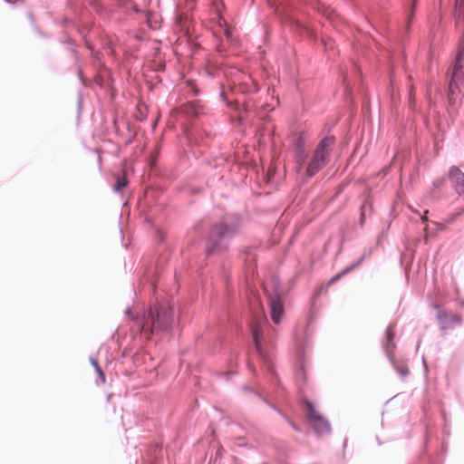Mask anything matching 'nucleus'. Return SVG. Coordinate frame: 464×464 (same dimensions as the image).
<instances>
[{"label":"nucleus","mask_w":464,"mask_h":464,"mask_svg":"<svg viewBox=\"0 0 464 464\" xmlns=\"http://www.w3.org/2000/svg\"><path fill=\"white\" fill-rule=\"evenodd\" d=\"M266 2L274 16L281 24L304 32L314 43L318 42L320 36L310 20L312 12L324 18L334 27L339 20L335 11L318 0H266Z\"/></svg>","instance_id":"f257e3e1"},{"label":"nucleus","mask_w":464,"mask_h":464,"mask_svg":"<svg viewBox=\"0 0 464 464\" xmlns=\"http://www.w3.org/2000/svg\"><path fill=\"white\" fill-rule=\"evenodd\" d=\"M124 313L140 325L142 332L152 335L171 333L176 325L174 306L167 300L156 299L141 314L134 312L132 307H128Z\"/></svg>","instance_id":"f03ea898"},{"label":"nucleus","mask_w":464,"mask_h":464,"mask_svg":"<svg viewBox=\"0 0 464 464\" xmlns=\"http://www.w3.org/2000/svg\"><path fill=\"white\" fill-rule=\"evenodd\" d=\"M246 324L251 336L252 353L274 382L277 379V372L272 360L274 344L272 340L266 343L265 337V330H271L268 320L265 314H252L250 318L246 320ZM272 331L276 334V331L274 329Z\"/></svg>","instance_id":"7ed1b4c3"},{"label":"nucleus","mask_w":464,"mask_h":464,"mask_svg":"<svg viewBox=\"0 0 464 464\" xmlns=\"http://www.w3.org/2000/svg\"><path fill=\"white\" fill-rule=\"evenodd\" d=\"M241 226L242 216L238 213H227L214 222L206 239V256H211L226 252Z\"/></svg>","instance_id":"20e7f679"},{"label":"nucleus","mask_w":464,"mask_h":464,"mask_svg":"<svg viewBox=\"0 0 464 464\" xmlns=\"http://www.w3.org/2000/svg\"><path fill=\"white\" fill-rule=\"evenodd\" d=\"M448 110L452 113L460 106L462 99L460 87L464 84V42L459 43L456 57L448 70Z\"/></svg>","instance_id":"39448f33"},{"label":"nucleus","mask_w":464,"mask_h":464,"mask_svg":"<svg viewBox=\"0 0 464 464\" xmlns=\"http://www.w3.org/2000/svg\"><path fill=\"white\" fill-rule=\"evenodd\" d=\"M214 14L212 18L213 35L223 43L224 39L227 44L235 45L237 39L234 35V26L225 17V4L223 0H215L213 3Z\"/></svg>","instance_id":"423d86ee"},{"label":"nucleus","mask_w":464,"mask_h":464,"mask_svg":"<svg viewBox=\"0 0 464 464\" xmlns=\"http://www.w3.org/2000/svg\"><path fill=\"white\" fill-rule=\"evenodd\" d=\"M312 334L301 336L297 331L294 333V343L295 349L296 366L295 368V379L300 392H304L307 385V374L305 370V352L309 346Z\"/></svg>","instance_id":"0eeeda50"},{"label":"nucleus","mask_w":464,"mask_h":464,"mask_svg":"<svg viewBox=\"0 0 464 464\" xmlns=\"http://www.w3.org/2000/svg\"><path fill=\"white\" fill-rule=\"evenodd\" d=\"M395 327L394 323H391L387 326L382 341V347L393 370L403 379L409 375L410 370L406 362L403 359H399L393 353L396 349Z\"/></svg>","instance_id":"6e6552de"},{"label":"nucleus","mask_w":464,"mask_h":464,"mask_svg":"<svg viewBox=\"0 0 464 464\" xmlns=\"http://www.w3.org/2000/svg\"><path fill=\"white\" fill-rule=\"evenodd\" d=\"M301 405L317 436L332 434L333 430L330 420L316 411L315 405L313 401L304 395L301 397Z\"/></svg>","instance_id":"1a4fd4ad"},{"label":"nucleus","mask_w":464,"mask_h":464,"mask_svg":"<svg viewBox=\"0 0 464 464\" xmlns=\"http://www.w3.org/2000/svg\"><path fill=\"white\" fill-rule=\"evenodd\" d=\"M265 296L269 308V314L275 324L282 322L285 314V299L279 281H274L271 288H265Z\"/></svg>","instance_id":"9d476101"},{"label":"nucleus","mask_w":464,"mask_h":464,"mask_svg":"<svg viewBox=\"0 0 464 464\" xmlns=\"http://www.w3.org/2000/svg\"><path fill=\"white\" fill-rule=\"evenodd\" d=\"M68 4L71 5L74 17L72 19L67 16L55 17L53 22L59 24L63 30L69 27H73L77 31V25H82L90 29V33L92 30L93 23L90 18L89 12L80 6V4H72V0H68Z\"/></svg>","instance_id":"9b49d317"},{"label":"nucleus","mask_w":464,"mask_h":464,"mask_svg":"<svg viewBox=\"0 0 464 464\" xmlns=\"http://www.w3.org/2000/svg\"><path fill=\"white\" fill-rule=\"evenodd\" d=\"M447 177H440L433 180L432 185L425 191L421 198L424 207L439 206L445 197Z\"/></svg>","instance_id":"f8f14e48"},{"label":"nucleus","mask_w":464,"mask_h":464,"mask_svg":"<svg viewBox=\"0 0 464 464\" xmlns=\"http://www.w3.org/2000/svg\"><path fill=\"white\" fill-rule=\"evenodd\" d=\"M168 262L169 255L164 254L160 256L155 261L152 260L143 265L142 280L148 283L153 291H155L156 284L160 277V273Z\"/></svg>","instance_id":"ddd939ff"},{"label":"nucleus","mask_w":464,"mask_h":464,"mask_svg":"<svg viewBox=\"0 0 464 464\" xmlns=\"http://www.w3.org/2000/svg\"><path fill=\"white\" fill-rule=\"evenodd\" d=\"M430 307L437 311L435 317L442 331L450 330L455 326H460L463 324V319L460 315L454 314L449 309L443 308L440 304L436 301H431Z\"/></svg>","instance_id":"4468645a"},{"label":"nucleus","mask_w":464,"mask_h":464,"mask_svg":"<svg viewBox=\"0 0 464 464\" xmlns=\"http://www.w3.org/2000/svg\"><path fill=\"white\" fill-rule=\"evenodd\" d=\"M76 27L77 33L82 37L85 48L90 52L92 66L99 71L106 70L103 53L95 49L89 38L90 29L82 27V25H77Z\"/></svg>","instance_id":"2eb2a0df"},{"label":"nucleus","mask_w":464,"mask_h":464,"mask_svg":"<svg viewBox=\"0 0 464 464\" xmlns=\"http://www.w3.org/2000/svg\"><path fill=\"white\" fill-rule=\"evenodd\" d=\"M330 285L328 282L319 285L314 292L313 296L311 298V304L309 312L306 317V325L304 332H305V335L313 334V324H314L317 315H318V307L316 305L317 299L322 295H325L328 292Z\"/></svg>","instance_id":"dca6fc26"},{"label":"nucleus","mask_w":464,"mask_h":464,"mask_svg":"<svg viewBox=\"0 0 464 464\" xmlns=\"http://www.w3.org/2000/svg\"><path fill=\"white\" fill-rule=\"evenodd\" d=\"M235 94L252 96L258 93L261 90L259 82L250 74H244L238 82H234L230 87Z\"/></svg>","instance_id":"f3484780"},{"label":"nucleus","mask_w":464,"mask_h":464,"mask_svg":"<svg viewBox=\"0 0 464 464\" xmlns=\"http://www.w3.org/2000/svg\"><path fill=\"white\" fill-rule=\"evenodd\" d=\"M307 134L305 130H299L294 134L292 148L295 163L303 168L307 161L308 155L305 149Z\"/></svg>","instance_id":"a211bd4d"},{"label":"nucleus","mask_w":464,"mask_h":464,"mask_svg":"<svg viewBox=\"0 0 464 464\" xmlns=\"http://www.w3.org/2000/svg\"><path fill=\"white\" fill-rule=\"evenodd\" d=\"M443 177L451 181L452 188L464 200V173L460 169L453 165Z\"/></svg>","instance_id":"6ab92c4d"},{"label":"nucleus","mask_w":464,"mask_h":464,"mask_svg":"<svg viewBox=\"0 0 464 464\" xmlns=\"http://www.w3.org/2000/svg\"><path fill=\"white\" fill-rule=\"evenodd\" d=\"M335 142V136L325 135L319 140L313 153L330 160Z\"/></svg>","instance_id":"aec40b11"},{"label":"nucleus","mask_w":464,"mask_h":464,"mask_svg":"<svg viewBox=\"0 0 464 464\" xmlns=\"http://www.w3.org/2000/svg\"><path fill=\"white\" fill-rule=\"evenodd\" d=\"M330 160L317 156L315 154H312L310 160L304 164L305 166V177L307 179H312L314 177L320 170H322Z\"/></svg>","instance_id":"412c9836"},{"label":"nucleus","mask_w":464,"mask_h":464,"mask_svg":"<svg viewBox=\"0 0 464 464\" xmlns=\"http://www.w3.org/2000/svg\"><path fill=\"white\" fill-rule=\"evenodd\" d=\"M187 135L189 142H193L195 145H206L208 140L213 137L210 131L199 128L188 130Z\"/></svg>","instance_id":"4be33fe9"},{"label":"nucleus","mask_w":464,"mask_h":464,"mask_svg":"<svg viewBox=\"0 0 464 464\" xmlns=\"http://www.w3.org/2000/svg\"><path fill=\"white\" fill-rule=\"evenodd\" d=\"M454 19L456 28L460 33L459 43L464 42V0H455Z\"/></svg>","instance_id":"5701e85b"},{"label":"nucleus","mask_w":464,"mask_h":464,"mask_svg":"<svg viewBox=\"0 0 464 464\" xmlns=\"http://www.w3.org/2000/svg\"><path fill=\"white\" fill-rule=\"evenodd\" d=\"M419 0H410L404 7V30L405 34H410L415 18V13Z\"/></svg>","instance_id":"b1692460"},{"label":"nucleus","mask_w":464,"mask_h":464,"mask_svg":"<svg viewBox=\"0 0 464 464\" xmlns=\"http://www.w3.org/2000/svg\"><path fill=\"white\" fill-rule=\"evenodd\" d=\"M151 211L152 210H150L149 212H147L145 209H143V210L140 211V216L143 218V221L147 225H149L150 227L155 229V237L157 238V240L160 243H163L166 240L167 236H166V234H165V232L163 230H161L159 227H156L155 221H154V219L152 218Z\"/></svg>","instance_id":"393cba45"},{"label":"nucleus","mask_w":464,"mask_h":464,"mask_svg":"<svg viewBox=\"0 0 464 464\" xmlns=\"http://www.w3.org/2000/svg\"><path fill=\"white\" fill-rule=\"evenodd\" d=\"M419 464H441L438 456L434 457L428 450V440L425 441V449L419 456Z\"/></svg>","instance_id":"a878e982"},{"label":"nucleus","mask_w":464,"mask_h":464,"mask_svg":"<svg viewBox=\"0 0 464 464\" xmlns=\"http://www.w3.org/2000/svg\"><path fill=\"white\" fill-rule=\"evenodd\" d=\"M89 360H90L91 364L93 366L95 372L98 375V380L96 381V382L98 384L100 382L104 383L106 382V376H105V373H104L102 368L101 367L98 360L96 358H94L92 355L90 356Z\"/></svg>","instance_id":"bb28decb"},{"label":"nucleus","mask_w":464,"mask_h":464,"mask_svg":"<svg viewBox=\"0 0 464 464\" xmlns=\"http://www.w3.org/2000/svg\"><path fill=\"white\" fill-rule=\"evenodd\" d=\"M147 454L153 461H158L162 456V447L159 443H153L147 449Z\"/></svg>","instance_id":"cd10ccee"},{"label":"nucleus","mask_w":464,"mask_h":464,"mask_svg":"<svg viewBox=\"0 0 464 464\" xmlns=\"http://www.w3.org/2000/svg\"><path fill=\"white\" fill-rule=\"evenodd\" d=\"M392 223V219H388L383 222L382 231L378 234L377 238H376V246L381 245L386 239V237L388 236V232L391 228Z\"/></svg>","instance_id":"c85d7f7f"},{"label":"nucleus","mask_w":464,"mask_h":464,"mask_svg":"<svg viewBox=\"0 0 464 464\" xmlns=\"http://www.w3.org/2000/svg\"><path fill=\"white\" fill-rule=\"evenodd\" d=\"M58 43L65 45L66 50L72 54V50H78V44H76L75 40L72 37H67V39H59Z\"/></svg>","instance_id":"c756f323"},{"label":"nucleus","mask_w":464,"mask_h":464,"mask_svg":"<svg viewBox=\"0 0 464 464\" xmlns=\"http://www.w3.org/2000/svg\"><path fill=\"white\" fill-rule=\"evenodd\" d=\"M256 396L261 400L264 403H266L267 406H269L271 409H273L275 411H276L280 416L283 417L285 413L279 409L276 405L272 403L267 398H266L261 392H256Z\"/></svg>","instance_id":"7c9ffc66"},{"label":"nucleus","mask_w":464,"mask_h":464,"mask_svg":"<svg viewBox=\"0 0 464 464\" xmlns=\"http://www.w3.org/2000/svg\"><path fill=\"white\" fill-rule=\"evenodd\" d=\"M128 185V180L125 177H117L113 185L114 192H121Z\"/></svg>","instance_id":"2f4dec72"},{"label":"nucleus","mask_w":464,"mask_h":464,"mask_svg":"<svg viewBox=\"0 0 464 464\" xmlns=\"http://www.w3.org/2000/svg\"><path fill=\"white\" fill-rule=\"evenodd\" d=\"M321 44L324 47V52L327 53L334 49V43L330 37L323 36L321 38Z\"/></svg>","instance_id":"473e14b6"},{"label":"nucleus","mask_w":464,"mask_h":464,"mask_svg":"<svg viewBox=\"0 0 464 464\" xmlns=\"http://www.w3.org/2000/svg\"><path fill=\"white\" fill-rule=\"evenodd\" d=\"M360 261L361 260H355L351 265L345 266L343 269H342L340 271L341 275H343V276H344L348 275L349 273H351L352 271H353L354 269H356L357 267H359Z\"/></svg>","instance_id":"72a5a7b5"},{"label":"nucleus","mask_w":464,"mask_h":464,"mask_svg":"<svg viewBox=\"0 0 464 464\" xmlns=\"http://www.w3.org/2000/svg\"><path fill=\"white\" fill-rule=\"evenodd\" d=\"M361 207H365V214L372 215L373 212V206L370 196H367L362 204Z\"/></svg>","instance_id":"f704fd0d"},{"label":"nucleus","mask_w":464,"mask_h":464,"mask_svg":"<svg viewBox=\"0 0 464 464\" xmlns=\"http://www.w3.org/2000/svg\"><path fill=\"white\" fill-rule=\"evenodd\" d=\"M205 72L208 76L216 78L221 74V71L217 67L206 66Z\"/></svg>","instance_id":"c9c22d12"},{"label":"nucleus","mask_w":464,"mask_h":464,"mask_svg":"<svg viewBox=\"0 0 464 464\" xmlns=\"http://www.w3.org/2000/svg\"><path fill=\"white\" fill-rule=\"evenodd\" d=\"M408 103H409V107H410V109L411 111H415L416 110V98H415V95H414L413 87H411L410 92H409Z\"/></svg>","instance_id":"e433bc0d"},{"label":"nucleus","mask_w":464,"mask_h":464,"mask_svg":"<svg viewBox=\"0 0 464 464\" xmlns=\"http://www.w3.org/2000/svg\"><path fill=\"white\" fill-rule=\"evenodd\" d=\"M410 210L413 213V214H416L420 217V219L421 221V223L423 224H427L430 222L427 215L429 214V210H425L424 211V214L421 215L417 209H415L414 208L412 207H409Z\"/></svg>","instance_id":"4c0bfd02"},{"label":"nucleus","mask_w":464,"mask_h":464,"mask_svg":"<svg viewBox=\"0 0 464 464\" xmlns=\"http://www.w3.org/2000/svg\"><path fill=\"white\" fill-rule=\"evenodd\" d=\"M374 248H375L374 246H369L363 250L362 256L357 259V260H361L360 266L363 263L365 258H367L368 256H371L372 255Z\"/></svg>","instance_id":"58836bf2"},{"label":"nucleus","mask_w":464,"mask_h":464,"mask_svg":"<svg viewBox=\"0 0 464 464\" xmlns=\"http://www.w3.org/2000/svg\"><path fill=\"white\" fill-rule=\"evenodd\" d=\"M464 212V208L461 209L459 212H457L455 214H452V215H450L448 218H446L443 221V223L445 224V226L447 227L448 225H450L452 224L456 218L460 216L462 213Z\"/></svg>","instance_id":"ea45409f"},{"label":"nucleus","mask_w":464,"mask_h":464,"mask_svg":"<svg viewBox=\"0 0 464 464\" xmlns=\"http://www.w3.org/2000/svg\"><path fill=\"white\" fill-rule=\"evenodd\" d=\"M283 418L287 421V423L291 426V428L296 432H302V428L296 424L292 419H290L286 414L283 415Z\"/></svg>","instance_id":"a19ab883"},{"label":"nucleus","mask_w":464,"mask_h":464,"mask_svg":"<svg viewBox=\"0 0 464 464\" xmlns=\"http://www.w3.org/2000/svg\"><path fill=\"white\" fill-rule=\"evenodd\" d=\"M77 75H78V78H79L81 83L82 85H86L87 84V79L84 76L83 70H82V67L81 65L78 66Z\"/></svg>","instance_id":"79ce46f5"},{"label":"nucleus","mask_w":464,"mask_h":464,"mask_svg":"<svg viewBox=\"0 0 464 464\" xmlns=\"http://www.w3.org/2000/svg\"><path fill=\"white\" fill-rule=\"evenodd\" d=\"M367 215L365 214V207L360 208V218H359V224L361 227L364 226L366 222Z\"/></svg>","instance_id":"37998d69"},{"label":"nucleus","mask_w":464,"mask_h":464,"mask_svg":"<svg viewBox=\"0 0 464 464\" xmlns=\"http://www.w3.org/2000/svg\"><path fill=\"white\" fill-rule=\"evenodd\" d=\"M82 102H83L82 92H80L79 94H78V101H77V114H78V117H80L81 112H82Z\"/></svg>","instance_id":"c03bdc74"},{"label":"nucleus","mask_w":464,"mask_h":464,"mask_svg":"<svg viewBox=\"0 0 464 464\" xmlns=\"http://www.w3.org/2000/svg\"><path fill=\"white\" fill-rule=\"evenodd\" d=\"M343 276V275H341V272H338L336 273L335 275H334L327 282H328V285H332L335 283H337Z\"/></svg>","instance_id":"a18cd8bd"},{"label":"nucleus","mask_w":464,"mask_h":464,"mask_svg":"<svg viewBox=\"0 0 464 464\" xmlns=\"http://www.w3.org/2000/svg\"><path fill=\"white\" fill-rule=\"evenodd\" d=\"M220 98L223 100V102L226 103L227 107H233L232 102L227 98V94L225 93L224 90H222L219 93Z\"/></svg>","instance_id":"49530a36"},{"label":"nucleus","mask_w":464,"mask_h":464,"mask_svg":"<svg viewBox=\"0 0 464 464\" xmlns=\"http://www.w3.org/2000/svg\"><path fill=\"white\" fill-rule=\"evenodd\" d=\"M431 224L433 225V227L437 232H442L446 229V226L444 223L432 221Z\"/></svg>","instance_id":"de8ad7c7"},{"label":"nucleus","mask_w":464,"mask_h":464,"mask_svg":"<svg viewBox=\"0 0 464 464\" xmlns=\"http://www.w3.org/2000/svg\"><path fill=\"white\" fill-rule=\"evenodd\" d=\"M72 51H73V52H72V59H73V61H74V63H75V64H78V63H81V61H82L81 54H80V53H79V51H78V50H72Z\"/></svg>","instance_id":"09e8293b"},{"label":"nucleus","mask_w":464,"mask_h":464,"mask_svg":"<svg viewBox=\"0 0 464 464\" xmlns=\"http://www.w3.org/2000/svg\"><path fill=\"white\" fill-rule=\"evenodd\" d=\"M33 28H34V33L37 34L39 36H41L43 38L50 37V35L42 31L37 25L33 26Z\"/></svg>","instance_id":"8fccbe9b"},{"label":"nucleus","mask_w":464,"mask_h":464,"mask_svg":"<svg viewBox=\"0 0 464 464\" xmlns=\"http://www.w3.org/2000/svg\"><path fill=\"white\" fill-rule=\"evenodd\" d=\"M247 369L253 375L256 376L257 374V370L255 364L250 360H248L247 362Z\"/></svg>","instance_id":"3c124183"},{"label":"nucleus","mask_w":464,"mask_h":464,"mask_svg":"<svg viewBox=\"0 0 464 464\" xmlns=\"http://www.w3.org/2000/svg\"><path fill=\"white\" fill-rule=\"evenodd\" d=\"M388 81H389V88L391 89V92H393L394 84H395V79H394V76H393L392 72L389 73Z\"/></svg>","instance_id":"603ef678"},{"label":"nucleus","mask_w":464,"mask_h":464,"mask_svg":"<svg viewBox=\"0 0 464 464\" xmlns=\"http://www.w3.org/2000/svg\"><path fill=\"white\" fill-rule=\"evenodd\" d=\"M242 390L246 392H251L255 395H256V392H258L257 391H255L253 388H251L250 386H248L246 384L242 385Z\"/></svg>","instance_id":"864d4df0"},{"label":"nucleus","mask_w":464,"mask_h":464,"mask_svg":"<svg viewBox=\"0 0 464 464\" xmlns=\"http://www.w3.org/2000/svg\"><path fill=\"white\" fill-rule=\"evenodd\" d=\"M27 17H28V19L30 20V23H31L32 26L36 25V24H35V19H34V14H33V13H31V12H27Z\"/></svg>","instance_id":"5fc2aeb1"},{"label":"nucleus","mask_w":464,"mask_h":464,"mask_svg":"<svg viewBox=\"0 0 464 464\" xmlns=\"http://www.w3.org/2000/svg\"><path fill=\"white\" fill-rule=\"evenodd\" d=\"M234 373H235V372H232V371H231V372H223V373H222V376H223L227 381H229V380H231V378H232V376H233V374H234Z\"/></svg>","instance_id":"6e6d98bb"},{"label":"nucleus","mask_w":464,"mask_h":464,"mask_svg":"<svg viewBox=\"0 0 464 464\" xmlns=\"http://www.w3.org/2000/svg\"><path fill=\"white\" fill-rule=\"evenodd\" d=\"M93 81H94L97 84H99L100 86H102V80H101V78H100V75H99V74H97V75H95V76L93 77Z\"/></svg>","instance_id":"4d7b16f0"},{"label":"nucleus","mask_w":464,"mask_h":464,"mask_svg":"<svg viewBox=\"0 0 464 464\" xmlns=\"http://www.w3.org/2000/svg\"><path fill=\"white\" fill-rule=\"evenodd\" d=\"M61 34L62 36L59 39H67V37H71L66 30H63Z\"/></svg>","instance_id":"13d9d810"},{"label":"nucleus","mask_w":464,"mask_h":464,"mask_svg":"<svg viewBox=\"0 0 464 464\" xmlns=\"http://www.w3.org/2000/svg\"><path fill=\"white\" fill-rule=\"evenodd\" d=\"M422 364H423L425 375L427 376V374H428V367H427V362H426L424 357H422Z\"/></svg>","instance_id":"bf43d9fd"},{"label":"nucleus","mask_w":464,"mask_h":464,"mask_svg":"<svg viewBox=\"0 0 464 464\" xmlns=\"http://www.w3.org/2000/svg\"><path fill=\"white\" fill-rule=\"evenodd\" d=\"M5 3L11 5H16L18 2L22 3L21 0H18V1H13V0H4Z\"/></svg>","instance_id":"052dcab7"},{"label":"nucleus","mask_w":464,"mask_h":464,"mask_svg":"<svg viewBox=\"0 0 464 464\" xmlns=\"http://www.w3.org/2000/svg\"><path fill=\"white\" fill-rule=\"evenodd\" d=\"M376 441H377V444L379 446H382V441L380 440V438L378 436H376Z\"/></svg>","instance_id":"680f3d73"},{"label":"nucleus","mask_w":464,"mask_h":464,"mask_svg":"<svg viewBox=\"0 0 464 464\" xmlns=\"http://www.w3.org/2000/svg\"><path fill=\"white\" fill-rule=\"evenodd\" d=\"M343 82H344L345 84L348 85V76L347 75L343 76Z\"/></svg>","instance_id":"e2e57ef3"},{"label":"nucleus","mask_w":464,"mask_h":464,"mask_svg":"<svg viewBox=\"0 0 464 464\" xmlns=\"http://www.w3.org/2000/svg\"><path fill=\"white\" fill-rule=\"evenodd\" d=\"M240 447H244V448H250L249 445L247 443H244V444H239Z\"/></svg>","instance_id":"0e129e2a"},{"label":"nucleus","mask_w":464,"mask_h":464,"mask_svg":"<svg viewBox=\"0 0 464 464\" xmlns=\"http://www.w3.org/2000/svg\"><path fill=\"white\" fill-rule=\"evenodd\" d=\"M237 328H238V332H241V333H242V332H243V327H242V325H240V326L237 325Z\"/></svg>","instance_id":"69168bd1"},{"label":"nucleus","mask_w":464,"mask_h":464,"mask_svg":"<svg viewBox=\"0 0 464 464\" xmlns=\"http://www.w3.org/2000/svg\"><path fill=\"white\" fill-rule=\"evenodd\" d=\"M346 445H347V439H344V440H343V447H346Z\"/></svg>","instance_id":"338daca9"},{"label":"nucleus","mask_w":464,"mask_h":464,"mask_svg":"<svg viewBox=\"0 0 464 464\" xmlns=\"http://www.w3.org/2000/svg\"><path fill=\"white\" fill-rule=\"evenodd\" d=\"M392 211H394V208H392L390 216L392 215Z\"/></svg>","instance_id":"774afa93"}]
</instances>
